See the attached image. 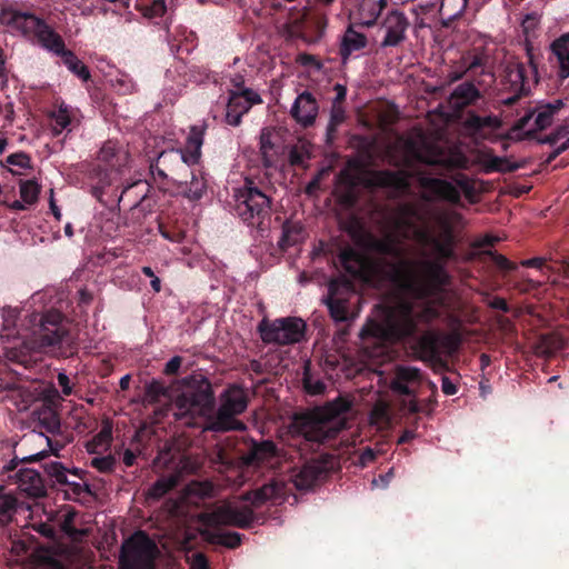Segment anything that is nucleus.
I'll return each mask as SVG.
<instances>
[{
    "instance_id": "f257e3e1",
    "label": "nucleus",
    "mask_w": 569,
    "mask_h": 569,
    "mask_svg": "<svg viewBox=\"0 0 569 569\" xmlns=\"http://www.w3.org/2000/svg\"><path fill=\"white\" fill-rule=\"evenodd\" d=\"M438 234L425 222L415 202H402L385 217V234L369 237L367 249L400 258L405 253L401 240H413L433 260L400 259L388 262L383 258H368L353 249L341 251L339 259L343 269L353 278L373 282L387 278L402 291L417 298L435 296L448 283L449 276L442 262L453 258L455 240L449 223L439 219Z\"/></svg>"
},
{
    "instance_id": "f03ea898",
    "label": "nucleus",
    "mask_w": 569,
    "mask_h": 569,
    "mask_svg": "<svg viewBox=\"0 0 569 569\" xmlns=\"http://www.w3.org/2000/svg\"><path fill=\"white\" fill-rule=\"evenodd\" d=\"M389 163L409 167L413 162L442 166L449 169H469L470 160L458 148L443 150L431 143L421 133L399 138L388 151Z\"/></svg>"
},
{
    "instance_id": "7ed1b4c3",
    "label": "nucleus",
    "mask_w": 569,
    "mask_h": 569,
    "mask_svg": "<svg viewBox=\"0 0 569 569\" xmlns=\"http://www.w3.org/2000/svg\"><path fill=\"white\" fill-rule=\"evenodd\" d=\"M377 317L380 319L379 322L368 320L360 331V338L366 349L371 339L398 342L411 337L418 329L415 303L406 299L387 301L378 306Z\"/></svg>"
},
{
    "instance_id": "20e7f679",
    "label": "nucleus",
    "mask_w": 569,
    "mask_h": 569,
    "mask_svg": "<svg viewBox=\"0 0 569 569\" xmlns=\"http://www.w3.org/2000/svg\"><path fill=\"white\" fill-rule=\"evenodd\" d=\"M183 390L176 398L177 419L186 416H208L214 407L211 382L201 373H193L180 381Z\"/></svg>"
},
{
    "instance_id": "39448f33",
    "label": "nucleus",
    "mask_w": 569,
    "mask_h": 569,
    "mask_svg": "<svg viewBox=\"0 0 569 569\" xmlns=\"http://www.w3.org/2000/svg\"><path fill=\"white\" fill-rule=\"evenodd\" d=\"M349 410V403L338 399L316 410L303 423L302 433L308 441L322 442L333 438L343 427L340 415Z\"/></svg>"
},
{
    "instance_id": "423d86ee",
    "label": "nucleus",
    "mask_w": 569,
    "mask_h": 569,
    "mask_svg": "<svg viewBox=\"0 0 569 569\" xmlns=\"http://www.w3.org/2000/svg\"><path fill=\"white\" fill-rule=\"evenodd\" d=\"M220 407L214 421H212L204 430L217 432L230 430H246V425L237 419L236 416L241 415L248 407V398L246 390L238 386H229L220 397Z\"/></svg>"
},
{
    "instance_id": "0eeeda50",
    "label": "nucleus",
    "mask_w": 569,
    "mask_h": 569,
    "mask_svg": "<svg viewBox=\"0 0 569 569\" xmlns=\"http://www.w3.org/2000/svg\"><path fill=\"white\" fill-rule=\"evenodd\" d=\"M151 173L154 183L171 194H178L182 186V173L189 172V167L183 157H179L177 152L163 151L160 153L156 163L151 164Z\"/></svg>"
},
{
    "instance_id": "6e6552de",
    "label": "nucleus",
    "mask_w": 569,
    "mask_h": 569,
    "mask_svg": "<svg viewBox=\"0 0 569 569\" xmlns=\"http://www.w3.org/2000/svg\"><path fill=\"white\" fill-rule=\"evenodd\" d=\"M158 553L156 542L138 531L122 545L120 569H154Z\"/></svg>"
},
{
    "instance_id": "1a4fd4ad",
    "label": "nucleus",
    "mask_w": 569,
    "mask_h": 569,
    "mask_svg": "<svg viewBox=\"0 0 569 569\" xmlns=\"http://www.w3.org/2000/svg\"><path fill=\"white\" fill-rule=\"evenodd\" d=\"M566 104L557 99L551 103L539 104L522 116L512 127L511 132L518 139L532 137L550 127L555 119L565 113Z\"/></svg>"
},
{
    "instance_id": "9d476101",
    "label": "nucleus",
    "mask_w": 569,
    "mask_h": 569,
    "mask_svg": "<svg viewBox=\"0 0 569 569\" xmlns=\"http://www.w3.org/2000/svg\"><path fill=\"white\" fill-rule=\"evenodd\" d=\"M258 331L264 343L291 345L302 340L306 323L296 317L280 318L273 321L262 319L258 325Z\"/></svg>"
},
{
    "instance_id": "9b49d317",
    "label": "nucleus",
    "mask_w": 569,
    "mask_h": 569,
    "mask_svg": "<svg viewBox=\"0 0 569 569\" xmlns=\"http://www.w3.org/2000/svg\"><path fill=\"white\" fill-rule=\"evenodd\" d=\"M234 198L238 213L246 222L252 223L270 208V199L250 179H246L244 184L236 190Z\"/></svg>"
},
{
    "instance_id": "f8f14e48",
    "label": "nucleus",
    "mask_w": 569,
    "mask_h": 569,
    "mask_svg": "<svg viewBox=\"0 0 569 569\" xmlns=\"http://www.w3.org/2000/svg\"><path fill=\"white\" fill-rule=\"evenodd\" d=\"M253 510L249 507H234L231 503H224L211 512H203L198 516V520L208 527L234 526L247 528L253 521Z\"/></svg>"
},
{
    "instance_id": "ddd939ff",
    "label": "nucleus",
    "mask_w": 569,
    "mask_h": 569,
    "mask_svg": "<svg viewBox=\"0 0 569 569\" xmlns=\"http://www.w3.org/2000/svg\"><path fill=\"white\" fill-rule=\"evenodd\" d=\"M353 295L349 281L332 280L329 282V293L325 302L336 321H347L349 319L348 301Z\"/></svg>"
},
{
    "instance_id": "4468645a",
    "label": "nucleus",
    "mask_w": 569,
    "mask_h": 569,
    "mask_svg": "<svg viewBox=\"0 0 569 569\" xmlns=\"http://www.w3.org/2000/svg\"><path fill=\"white\" fill-rule=\"evenodd\" d=\"M34 335L39 349L59 345L67 335V330L62 326V315L58 311L44 313Z\"/></svg>"
},
{
    "instance_id": "2eb2a0df",
    "label": "nucleus",
    "mask_w": 569,
    "mask_h": 569,
    "mask_svg": "<svg viewBox=\"0 0 569 569\" xmlns=\"http://www.w3.org/2000/svg\"><path fill=\"white\" fill-rule=\"evenodd\" d=\"M525 51L528 60L530 70L520 62L510 63L508 66V77L511 83L519 89H523L530 80L533 82L538 81V58L539 53L533 46V41L523 40Z\"/></svg>"
},
{
    "instance_id": "dca6fc26",
    "label": "nucleus",
    "mask_w": 569,
    "mask_h": 569,
    "mask_svg": "<svg viewBox=\"0 0 569 569\" xmlns=\"http://www.w3.org/2000/svg\"><path fill=\"white\" fill-rule=\"evenodd\" d=\"M262 102L260 94L252 89H241L233 91L229 96L226 121L230 126H238L241 122V118L247 113L252 106Z\"/></svg>"
},
{
    "instance_id": "f3484780",
    "label": "nucleus",
    "mask_w": 569,
    "mask_h": 569,
    "mask_svg": "<svg viewBox=\"0 0 569 569\" xmlns=\"http://www.w3.org/2000/svg\"><path fill=\"white\" fill-rule=\"evenodd\" d=\"M287 497V485L283 480L272 479L260 488L248 491L241 499L250 501L254 508H259L267 502L278 503Z\"/></svg>"
},
{
    "instance_id": "a211bd4d",
    "label": "nucleus",
    "mask_w": 569,
    "mask_h": 569,
    "mask_svg": "<svg viewBox=\"0 0 569 569\" xmlns=\"http://www.w3.org/2000/svg\"><path fill=\"white\" fill-rule=\"evenodd\" d=\"M381 27L385 30L381 47H397L406 39L409 21L403 12L391 10L385 17Z\"/></svg>"
},
{
    "instance_id": "6ab92c4d",
    "label": "nucleus",
    "mask_w": 569,
    "mask_h": 569,
    "mask_svg": "<svg viewBox=\"0 0 569 569\" xmlns=\"http://www.w3.org/2000/svg\"><path fill=\"white\" fill-rule=\"evenodd\" d=\"M409 178L410 174L405 171L376 170L365 174L362 184L406 191L409 188Z\"/></svg>"
},
{
    "instance_id": "aec40b11",
    "label": "nucleus",
    "mask_w": 569,
    "mask_h": 569,
    "mask_svg": "<svg viewBox=\"0 0 569 569\" xmlns=\"http://www.w3.org/2000/svg\"><path fill=\"white\" fill-rule=\"evenodd\" d=\"M318 112V102L309 91L299 93L290 108V116L303 128L315 123Z\"/></svg>"
},
{
    "instance_id": "412c9836",
    "label": "nucleus",
    "mask_w": 569,
    "mask_h": 569,
    "mask_svg": "<svg viewBox=\"0 0 569 569\" xmlns=\"http://www.w3.org/2000/svg\"><path fill=\"white\" fill-rule=\"evenodd\" d=\"M471 166H479L483 173L511 172L520 167L507 157L493 154L490 149L477 150L472 160H470Z\"/></svg>"
},
{
    "instance_id": "4be33fe9",
    "label": "nucleus",
    "mask_w": 569,
    "mask_h": 569,
    "mask_svg": "<svg viewBox=\"0 0 569 569\" xmlns=\"http://www.w3.org/2000/svg\"><path fill=\"white\" fill-rule=\"evenodd\" d=\"M421 372L412 366H397L395 377L390 382V389L398 395H415V387L421 382Z\"/></svg>"
},
{
    "instance_id": "5701e85b",
    "label": "nucleus",
    "mask_w": 569,
    "mask_h": 569,
    "mask_svg": "<svg viewBox=\"0 0 569 569\" xmlns=\"http://www.w3.org/2000/svg\"><path fill=\"white\" fill-rule=\"evenodd\" d=\"M417 179L419 186L429 191L433 197L452 203L459 202L460 191L453 183L439 178H430L425 174H418Z\"/></svg>"
},
{
    "instance_id": "b1692460",
    "label": "nucleus",
    "mask_w": 569,
    "mask_h": 569,
    "mask_svg": "<svg viewBox=\"0 0 569 569\" xmlns=\"http://www.w3.org/2000/svg\"><path fill=\"white\" fill-rule=\"evenodd\" d=\"M3 20L13 30L19 31L27 37L33 38L43 23L42 19L36 17L32 13L14 10L3 12Z\"/></svg>"
},
{
    "instance_id": "393cba45",
    "label": "nucleus",
    "mask_w": 569,
    "mask_h": 569,
    "mask_svg": "<svg viewBox=\"0 0 569 569\" xmlns=\"http://www.w3.org/2000/svg\"><path fill=\"white\" fill-rule=\"evenodd\" d=\"M387 0H360L357 9L352 12L353 19L362 27H371L376 23Z\"/></svg>"
},
{
    "instance_id": "a878e982",
    "label": "nucleus",
    "mask_w": 569,
    "mask_h": 569,
    "mask_svg": "<svg viewBox=\"0 0 569 569\" xmlns=\"http://www.w3.org/2000/svg\"><path fill=\"white\" fill-rule=\"evenodd\" d=\"M18 488L32 497H40L44 493V486L39 472L31 468L20 469L13 477Z\"/></svg>"
},
{
    "instance_id": "bb28decb",
    "label": "nucleus",
    "mask_w": 569,
    "mask_h": 569,
    "mask_svg": "<svg viewBox=\"0 0 569 569\" xmlns=\"http://www.w3.org/2000/svg\"><path fill=\"white\" fill-rule=\"evenodd\" d=\"M551 54L558 66L561 79L569 77V32L561 34L550 43Z\"/></svg>"
},
{
    "instance_id": "cd10ccee",
    "label": "nucleus",
    "mask_w": 569,
    "mask_h": 569,
    "mask_svg": "<svg viewBox=\"0 0 569 569\" xmlns=\"http://www.w3.org/2000/svg\"><path fill=\"white\" fill-rule=\"evenodd\" d=\"M438 342L437 332H423L413 346L416 357L421 361H433L438 357Z\"/></svg>"
},
{
    "instance_id": "c85d7f7f",
    "label": "nucleus",
    "mask_w": 569,
    "mask_h": 569,
    "mask_svg": "<svg viewBox=\"0 0 569 569\" xmlns=\"http://www.w3.org/2000/svg\"><path fill=\"white\" fill-rule=\"evenodd\" d=\"M41 186L36 180L20 181V200H14L9 207L13 210H26L38 201Z\"/></svg>"
},
{
    "instance_id": "c756f323",
    "label": "nucleus",
    "mask_w": 569,
    "mask_h": 569,
    "mask_svg": "<svg viewBox=\"0 0 569 569\" xmlns=\"http://www.w3.org/2000/svg\"><path fill=\"white\" fill-rule=\"evenodd\" d=\"M322 472V468L317 461H309L303 465L293 476L292 481L297 489H310Z\"/></svg>"
},
{
    "instance_id": "7c9ffc66",
    "label": "nucleus",
    "mask_w": 569,
    "mask_h": 569,
    "mask_svg": "<svg viewBox=\"0 0 569 569\" xmlns=\"http://www.w3.org/2000/svg\"><path fill=\"white\" fill-rule=\"evenodd\" d=\"M367 37L363 33L357 32L352 26H349L341 38L340 54L343 61L349 57L367 46Z\"/></svg>"
},
{
    "instance_id": "2f4dec72",
    "label": "nucleus",
    "mask_w": 569,
    "mask_h": 569,
    "mask_svg": "<svg viewBox=\"0 0 569 569\" xmlns=\"http://www.w3.org/2000/svg\"><path fill=\"white\" fill-rule=\"evenodd\" d=\"M34 38L48 51L59 56L66 49L64 41L59 33H57L44 21L39 28Z\"/></svg>"
},
{
    "instance_id": "473e14b6",
    "label": "nucleus",
    "mask_w": 569,
    "mask_h": 569,
    "mask_svg": "<svg viewBox=\"0 0 569 569\" xmlns=\"http://www.w3.org/2000/svg\"><path fill=\"white\" fill-rule=\"evenodd\" d=\"M479 96V90L472 83H461L450 94V103L453 108L461 109L475 102Z\"/></svg>"
},
{
    "instance_id": "72a5a7b5",
    "label": "nucleus",
    "mask_w": 569,
    "mask_h": 569,
    "mask_svg": "<svg viewBox=\"0 0 569 569\" xmlns=\"http://www.w3.org/2000/svg\"><path fill=\"white\" fill-rule=\"evenodd\" d=\"M276 456V446L272 441H262L254 443L250 452L244 458L246 463L253 465L270 460Z\"/></svg>"
},
{
    "instance_id": "f704fd0d",
    "label": "nucleus",
    "mask_w": 569,
    "mask_h": 569,
    "mask_svg": "<svg viewBox=\"0 0 569 569\" xmlns=\"http://www.w3.org/2000/svg\"><path fill=\"white\" fill-rule=\"evenodd\" d=\"M188 174H191V180L189 182L182 181V186L179 189L180 192L178 194H181L189 200H198L203 196L207 189L206 180L203 177H197L190 171L187 174L182 173V176Z\"/></svg>"
},
{
    "instance_id": "c9c22d12",
    "label": "nucleus",
    "mask_w": 569,
    "mask_h": 569,
    "mask_svg": "<svg viewBox=\"0 0 569 569\" xmlns=\"http://www.w3.org/2000/svg\"><path fill=\"white\" fill-rule=\"evenodd\" d=\"M201 537L210 543L221 545L228 548H236L241 543V536L238 532H212L208 529L199 531Z\"/></svg>"
},
{
    "instance_id": "e433bc0d",
    "label": "nucleus",
    "mask_w": 569,
    "mask_h": 569,
    "mask_svg": "<svg viewBox=\"0 0 569 569\" xmlns=\"http://www.w3.org/2000/svg\"><path fill=\"white\" fill-rule=\"evenodd\" d=\"M206 130L207 124L204 122H200L190 128V132L187 138V150L190 152L194 160H197L200 156Z\"/></svg>"
},
{
    "instance_id": "4c0bfd02",
    "label": "nucleus",
    "mask_w": 569,
    "mask_h": 569,
    "mask_svg": "<svg viewBox=\"0 0 569 569\" xmlns=\"http://www.w3.org/2000/svg\"><path fill=\"white\" fill-rule=\"evenodd\" d=\"M562 348V340L558 335L541 336L535 345V352L539 356H550Z\"/></svg>"
},
{
    "instance_id": "58836bf2",
    "label": "nucleus",
    "mask_w": 569,
    "mask_h": 569,
    "mask_svg": "<svg viewBox=\"0 0 569 569\" xmlns=\"http://www.w3.org/2000/svg\"><path fill=\"white\" fill-rule=\"evenodd\" d=\"M369 421L379 429L386 428L390 422L389 403L378 400L370 411Z\"/></svg>"
},
{
    "instance_id": "ea45409f",
    "label": "nucleus",
    "mask_w": 569,
    "mask_h": 569,
    "mask_svg": "<svg viewBox=\"0 0 569 569\" xmlns=\"http://www.w3.org/2000/svg\"><path fill=\"white\" fill-rule=\"evenodd\" d=\"M214 495V486L211 481H191L184 489L187 499H206Z\"/></svg>"
},
{
    "instance_id": "a19ab883",
    "label": "nucleus",
    "mask_w": 569,
    "mask_h": 569,
    "mask_svg": "<svg viewBox=\"0 0 569 569\" xmlns=\"http://www.w3.org/2000/svg\"><path fill=\"white\" fill-rule=\"evenodd\" d=\"M482 63L483 58L481 56H462L459 61V67L449 73V78L451 81H457L461 79L467 71L481 67Z\"/></svg>"
},
{
    "instance_id": "79ce46f5",
    "label": "nucleus",
    "mask_w": 569,
    "mask_h": 569,
    "mask_svg": "<svg viewBox=\"0 0 569 569\" xmlns=\"http://www.w3.org/2000/svg\"><path fill=\"white\" fill-rule=\"evenodd\" d=\"M112 439V427L109 422H104L101 430L87 443V450L91 453L104 450L110 446Z\"/></svg>"
},
{
    "instance_id": "37998d69",
    "label": "nucleus",
    "mask_w": 569,
    "mask_h": 569,
    "mask_svg": "<svg viewBox=\"0 0 569 569\" xmlns=\"http://www.w3.org/2000/svg\"><path fill=\"white\" fill-rule=\"evenodd\" d=\"M59 56L62 57L64 64L68 67V69L71 72L77 74L83 81L89 80V78H90L89 69L87 68V66L82 61H80L73 54V52L64 49L63 52L60 53Z\"/></svg>"
},
{
    "instance_id": "c03bdc74",
    "label": "nucleus",
    "mask_w": 569,
    "mask_h": 569,
    "mask_svg": "<svg viewBox=\"0 0 569 569\" xmlns=\"http://www.w3.org/2000/svg\"><path fill=\"white\" fill-rule=\"evenodd\" d=\"M260 153L264 167H271L274 163L277 151L271 141V133L267 129L260 133Z\"/></svg>"
},
{
    "instance_id": "a18cd8bd",
    "label": "nucleus",
    "mask_w": 569,
    "mask_h": 569,
    "mask_svg": "<svg viewBox=\"0 0 569 569\" xmlns=\"http://www.w3.org/2000/svg\"><path fill=\"white\" fill-rule=\"evenodd\" d=\"M51 118L53 120L52 131L57 136L69 127L71 122V111L67 104L61 103L58 109L51 113Z\"/></svg>"
},
{
    "instance_id": "49530a36",
    "label": "nucleus",
    "mask_w": 569,
    "mask_h": 569,
    "mask_svg": "<svg viewBox=\"0 0 569 569\" xmlns=\"http://www.w3.org/2000/svg\"><path fill=\"white\" fill-rule=\"evenodd\" d=\"M468 0H441L440 13L449 20L460 17L466 10Z\"/></svg>"
},
{
    "instance_id": "de8ad7c7",
    "label": "nucleus",
    "mask_w": 569,
    "mask_h": 569,
    "mask_svg": "<svg viewBox=\"0 0 569 569\" xmlns=\"http://www.w3.org/2000/svg\"><path fill=\"white\" fill-rule=\"evenodd\" d=\"M500 124L499 120L496 117H479L477 114H469L463 122L465 128L477 132L485 127L498 128Z\"/></svg>"
},
{
    "instance_id": "09e8293b",
    "label": "nucleus",
    "mask_w": 569,
    "mask_h": 569,
    "mask_svg": "<svg viewBox=\"0 0 569 569\" xmlns=\"http://www.w3.org/2000/svg\"><path fill=\"white\" fill-rule=\"evenodd\" d=\"M76 518V513L71 510H68L63 516V521L61 523L62 531L68 535L72 540L78 541L82 537L87 536L89 533V530L83 529H76L73 527V521Z\"/></svg>"
},
{
    "instance_id": "8fccbe9b",
    "label": "nucleus",
    "mask_w": 569,
    "mask_h": 569,
    "mask_svg": "<svg viewBox=\"0 0 569 569\" xmlns=\"http://www.w3.org/2000/svg\"><path fill=\"white\" fill-rule=\"evenodd\" d=\"M7 163L11 167L13 174H22L24 170L31 168V159L24 152L12 153L7 157Z\"/></svg>"
},
{
    "instance_id": "3c124183",
    "label": "nucleus",
    "mask_w": 569,
    "mask_h": 569,
    "mask_svg": "<svg viewBox=\"0 0 569 569\" xmlns=\"http://www.w3.org/2000/svg\"><path fill=\"white\" fill-rule=\"evenodd\" d=\"M521 28L525 40L533 41L538 37L540 28V17L535 13L527 14L521 21Z\"/></svg>"
},
{
    "instance_id": "603ef678",
    "label": "nucleus",
    "mask_w": 569,
    "mask_h": 569,
    "mask_svg": "<svg viewBox=\"0 0 569 569\" xmlns=\"http://www.w3.org/2000/svg\"><path fill=\"white\" fill-rule=\"evenodd\" d=\"M302 228L298 223H284L280 244L289 247L296 244L301 239Z\"/></svg>"
},
{
    "instance_id": "864d4df0",
    "label": "nucleus",
    "mask_w": 569,
    "mask_h": 569,
    "mask_svg": "<svg viewBox=\"0 0 569 569\" xmlns=\"http://www.w3.org/2000/svg\"><path fill=\"white\" fill-rule=\"evenodd\" d=\"M177 485V478L173 476L161 478L149 489V496L160 498Z\"/></svg>"
},
{
    "instance_id": "5fc2aeb1",
    "label": "nucleus",
    "mask_w": 569,
    "mask_h": 569,
    "mask_svg": "<svg viewBox=\"0 0 569 569\" xmlns=\"http://www.w3.org/2000/svg\"><path fill=\"white\" fill-rule=\"evenodd\" d=\"M440 315L438 308L435 303H426L422 308H419L415 303V316L417 320V326L419 322L428 323L433 319L438 318Z\"/></svg>"
},
{
    "instance_id": "6e6d98bb",
    "label": "nucleus",
    "mask_w": 569,
    "mask_h": 569,
    "mask_svg": "<svg viewBox=\"0 0 569 569\" xmlns=\"http://www.w3.org/2000/svg\"><path fill=\"white\" fill-rule=\"evenodd\" d=\"M167 392V389L159 380H151L146 386V392L143 401L147 403H154L159 400L161 396H164Z\"/></svg>"
},
{
    "instance_id": "4d7b16f0",
    "label": "nucleus",
    "mask_w": 569,
    "mask_h": 569,
    "mask_svg": "<svg viewBox=\"0 0 569 569\" xmlns=\"http://www.w3.org/2000/svg\"><path fill=\"white\" fill-rule=\"evenodd\" d=\"M17 500L12 496L4 495L0 497V522L7 523L16 510Z\"/></svg>"
},
{
    "instance_id": "13d9d810",
    "label": "nucleus",
    "mask_w": 569,
    "mask_h": 569,
    "mask_svg": "<svg viewBox=\"0 0 569 569\" xmlns=\"http://www.w3.org/2000/svg\"><path fill=\"white\" fill-rule=\"evenodd\" d=\"M167 12V4L164 0H154L150 6L143 9V16L149 19L163 17Z\"/></svg>"
},
{
    "instance_id": "bf43d9fd",
    "label": "nucleus",
    "mask_w": 569,
    "mask_h": 569,
    "mask_svg": "<svg viewBox=\"0 0 569 569\" xmlns=\"http://www.w3.org/2000/svg\"><path fill=\"white\" fill-rule=\"evenodd\" d=\"M119 151L120 147L118 146V143L113 141H107L101 147L98 157L101 161L109 163L113 160V158L118 154Z\"/></svg>"
},
{
    "instance_id": "052dcab7",
    "label": "nucleus",
    "mask_w": 569,
    "mask_h": 569,
    "mask_svg": "<svg viewBox=\"0 0 569 569\" xmlns=\"http://www.w3.org/2000/svg\"><path fill=\"white\" fill-rule=\"evenodd\" d=\"M551 141L557 144V151L566 150L569 148V130L565 127L558 128Z\"/></svg>"
},
{
    "instance_id": "680f3d73",
    "label": "nucleus",
    "mask_w": 569,
    "mask_h": 569,
    "mask_svg": "<svg viewBox=\"0 0 569 569\" xmlns=\"http://www.w3.org/2000/svg\"><path fill=\"white\" fill-rule=\"evenodd\" d=\"M303 387L309 395H321L326 390V385L320 380H312L309 376L303 377Z\"/></svg>"
},
{
    "instance_id": "e2e57ef3",
    "label": "nucleus",
    "mask_w": 569,
    "mask_h": 569,
    "mask_svg": "<svg viewBox=\"0 0 569 569\" xmlns=\"http://www.w3.org/2000/svg\"><path fill=\"white\" fill-rule=\"evenodd\" d=\"M91 466L100 472H109L113 469L114 459L111 456L97 457L92 459Z\"/></svg>"
},
{
    "instance_id": "0e129e2a",
    "label": "nucleus",
    "mask_w": 569,
    "mask_h": 569,
    "mask_svg": "<svg viewBox=\"0 0 569 569\" xmlns=\"http://www.w3.org/2000/svg\"><path fill=\"white\" fill-rule=\"evenodd\" d=\"M189 569H210L207 557L202 552H196L187 558Z\"/></svg>"
},
{
    "instance_id": "69168bd1",
    "label": "nucleus",
    "mask_w": 569,
    "mask_h": 569,
    "mask_svg": "<svg viewBox=\"0 0 569 569\" xmlns=\"http://www.w3.org/2000/svg\"><path fill=\"white\" fill-rule=\"evenodd\" d=\"M483 253L491 256L496 266L501 270L509 271L516 269V266L500 253L492 252L490 250L483 251Z\"/></svg>"
},
{
    "instance_id": "338daca9",
    "label": "nucleus",
    "mask_w": 569,
    "mask_h": 569,
    "mask_svg": "<svg viewBox=\"0 0 569 569\" xmlns=\"http://www.w3.org/2000/svg\"><path fill=\"white\" fill-rule=\"evenodd\" d=\"M50 473L57 479L58 482H60V483L68 482L67 470L64 469V467L61 463H59V462L52 463L50 466Z\"/></svg>"
},
{
    "instance_id": "774afa93",
    "label": "nucleus",
    "mask_w": 569,
    "mask_h": 569,
    "mask_svg": "<svg viewBox=\"0 0 569 569\" xmlns=\"http://www.w3.org/2000/svg\"><path fill=\"white\" fill-rule=\"evenodd\" d=\"M377 457V453L371 448H366L359 456L357 465L361 468L367 467L369 463H371Z\"/></svg>"
}]
</instances>
